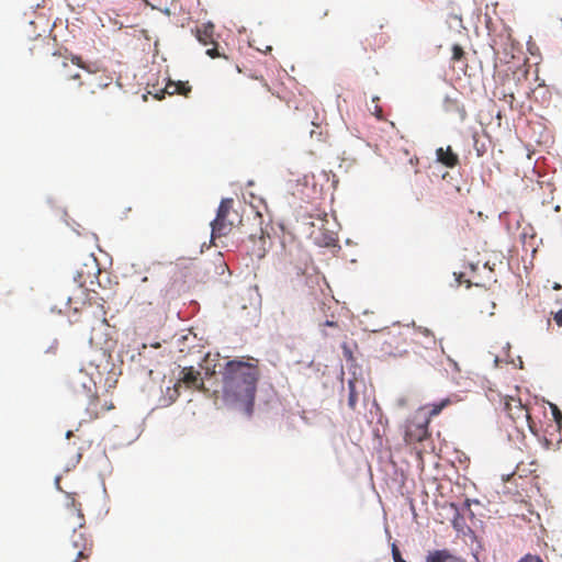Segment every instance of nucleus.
<instances>
[{"label":"nucleus","mask_w":562,"mask_h":562,"mask_svg":"<svg viewBox=\"0 0 562 562\" xmlns=\"http://www.w3.org/2000/svg\"><path fill=\"white\" fill-rule=\"evenodd\" d=\"M64 524L67 528H72V535L69 543L63 549V557L70 562H80L88 560L92 553V540L85 529V516L80 507H77L72 499L71 505L66 509Z\"/></svg>","instance_id":"obj_3"},{"label":"nucleus","mask_w":562,"mask_h":562,"mask_svg":"<svg viewBox=\"0 0 562 562\" xmlns=\"http://www.w3.org/2000/svg\"><path fill=\"white\" fill-rule=\"evenodd\" d=\"M214 31L215 26L211 22L203 23L201 26L195 29V37L202 45H213V47L206 49V54L211 58L222 56L217 50V43L214 37Z\"/></svg>","instance_id":"obj_8"},{"label":"nucleus","mask_w":562,"mask_h":562,"mask_svg":"<svg viewBox=\"0 0 562 562\" xmlns=\"http://www.w3.org/2000/svg\"><path fill=\"white\" fill-rule=\"evenodd\" d=\"M87 381L89 384H91V379L87 376V374L79 372L74 379H72V387L77 390V385L79 384L83 389H87L89 393H91L90 385L87 384Z\"/></svg>","instance_id":"obj_17"},{"label":"nucleus","mask_w":562,"mask_h":562,"mask_svg":"<svg viewBox=\"0 0 562 562\" xmlns=\"http://www.w3.org/2000/svg\"><path fill=\"white\" fill-rule=\"evenodd\" d=\"M554 321L560 327H562V310L555 313Z\"/></svg>","instance_id":"obj_27"},{"label":"nucleus","mask_w":562,"mask_h":562,"mask_svg":"<svg viewBox=\"0 0 562 562\" xmlns=\"http://www.w3.org/2000/svg\"><path fill=\"white\" fill-rule=\"evenodd\" d=\"M260 375L259 360L256 358L240 357L228 360L221 370L223 402L251 416Z\"/></svg>","instance_id":"obj_1"},{"label":"nucleus","mask_w":562,"mask_h":562,"mask_svg":"<svg viewBox=\"0 0 562 562\" xmlns=\"http://www.w3.org/2000/svg\"><path fill=\"white\" fill-rule=\"evenodd\" d=\"M112 408H114V406H113V404L111 403L109 406H106V408H105V409H106V411H110V409H112Z\"/></svg>","instance_id":"obj_33"},{"label":"nucleus","mask_w":562,"mask_h":562,"mask_svg":"<svg viewBox=\"0 0 562 562\" xmlns=\"http://www.w3.org/2000/svg\"><path fill=\"white\" fill-rule=\"evenodd\" d=\"M429 417L425 412L418 409L409 418L406 419L404 425V441L407 445H415L427 439L429 434Z\"/></svg>","instance_id":"obj_6"},{"label":"nucleus","mask_w":562,"mask_h":562,"mask_svg":"<svg viewBox=\"0 0 562 562\" xmlns=\"http://www.w3.org/2000/svg\"><path fill=\"white\" fill-rule=\"evenodd\" d=\"M256 216H257V217H259V218H261V215H260V213H258V212L256 213Z\"/></svg>","instance_id":"obj_35"},{"label":"nucleus","mask_w":562,"mask_h":562,"mask_svg":"<svg viewBox=\"0 0 562 562\" xmlns=\"http://www.w3.org/2000/svg\"><path fill=\"white\" fill-rule=\"evenodd\" d=\"M183 383L187 387L196 389L199 391H205V386L203 380L201 378L200 371L195 370L193 367H186L181 371V378L179 382L175 385V391L178 393V386Z\"/></svg>","instance_id":"obj_9"},{"label":"nucleus","mask_w":562,"mask_h":562,"mask_svg":"<svg viewBox=\"0 0 562 562\" xmlns=\"http://www.w3.org/2000/svg\"><path fill=\"white\" fill-rule=\"evenodd\" d=\"M468 268L470 272H461L459 274L454 273L456 280L459 284L465 283L468 288L471 285L485 288L492 282H496L494 271L487 263H484L482 267L469 263Z\"/></svg>","instance_id":"obj_7"},{"label":"nucleus","mask_w":562,"mask_h":562,"mask_svg":"<svg viewBox=\"0 0 562 562\" xmlns=\"http://www.w3.org/2000/svg\"><path fill=\"white\" fill-rule=\"evenodd\" d=\"M383 25H371L370 34L366 36L364 43L369 46L370 50H375L385 45L387 36L384 33L375 34L376 29H382Z\"/></svg>","instance_id":"obj_12"},{"label":"nucleus","mask_w":562,"mask_h":562,"mask_svg":"<svg viewBox=\"0 0 562 562\" xmlns=\"http://www.w3.org/2000/svg\"><path fill=\"white\" fill-rule=\"evenodd\" d=\"M426 562H458V559L443 549L429 552Z\"/></svg>","instance_id":"obj_14"},{"label":"nucleus","mask_w":562,"mask_h":562,"mask_svg":"<svg viewBox=\"0 0 562 562\" xmlns=\"http://www.w3.org/2000/svg\"><path fill=\"white\" fill-rule=\"evenodd\" d=\"M536 437L540 440L542 447L546 450H558L562 443L561 430L557 428H553L552 431L546 429L542 436L539 434V436Z\"/></svg>","instance_id":"obj_11"},{"label":"nucleus","mask_w":562,"mask_h":562,"mask_svg":"<svg viewBox=\"0 0 562 562\" xmlns=\"http://www.w3.org/2000/svg\"><path fill=\"white\" fill-rule=\"evenodd\" d=\"M378 101H379V98L378 97H374L372 99V102L374 103V106L373 108H370L369 111L371 112V114H373L376 119L379 120H383V111H382V108L378 104Z\"/></svg>","instance_id":"obj_20"},{"label":"nucleus","mask_w":562,"mask_h":562,"mask_svg":"<svg viewBox=\"0 0 562 562\" xmlns=\"http://www.w3.org/2000/svg\"><path fill=\"white\" fill-rule=\"evenodd\" d=\"M325 325H326V326H337V323L331 322V321H326V322H325Z\"/></svg>","instance_id":"obj_30"},{"label":"nucleus","mask_w":562,"mask_h":562,"mask_svg":"<svg viewBox=\"0 0 562 562\" xmlns=\"http://www.w3.org/2000/svg\"><path fill=\"white\" fill-rule=\"evenodd\" d=\"M465 58V52L463 49L462 46H460L459 44H454L452 46V56H451V60L453 63H457V61H461Z\"/></svg>","instance_id":"obj_19"},{"label":"nucleus","mask_w":562,"mask_h":562,"mask_svg":"<svg viewBox=\"0 0 562 562\" xmlns=\"http://www.w3.org/2000/svg\"><path fill=\"white\" fill-rule=\"evenodd\" d=\"M504 98H505V100H506L510 105L513 104V102H514V100H515V97H514V93H513V92H510V93H508V94H505V95H504Z\"/></svg>","instance_id":"obj_28"},{"label":"nucleus","mask_w":562,"mask_h":562,"mask_svg":"<svg viewBox=\"0 0 562 562\" xmlns=\"http://www.w3.org/2000/svg\"><path fill=\"white\" fill-rule=\"evenodd\" d=\"M249 238L250 240L258 238L260 241L265 243L263 229L259 227L255 233L249 234Z\"/></svg>","instance_id":"obj_24"},{"label":"nucleus","mask_w":562,"mask_h":562,"mask_svg":"<svg viewBox=\"0 0 562 562\" xmlns=\"http://www.w3.org/2000/svg\"><path fill=\"white\" fill-rule=\"evenodd\" d=\"M277 105H279V102L271 95H269L266 100V111L272 112Z\"/></svg>","instance_id":"obj_23"},{"label":"nucleus","mask_w":562,"mask_h":562,"mask_svg":"<svg viewBox=\"0 0 562 562\" xmlns=\"http://www.w3.org/2000/svg\"><path fill=\"white\" fill-rule=\"evenodd\" d=\"M233 199L221 201L216 217L211 222L212 238L226 236L235 226L241 224V216L233 209Z\"/></svg>","instance_id":"obj_5"},{"label":"nucleus","mask_w":562,"mask_h":562,"mask_svg":"<svg viewBox=\"0 0 562 562\" xmlns=\"http://www.w3.org/2000/svg\"><path fill=\"white\" fill-rule=\"evenodd\" d=\"M504 411L520 431L526 426L535 436H539V427L532 418L533 406L524 404L520 398L506 395L502 398Z\"/></svg>","instance_id":"obj_4"},{"label":"nucleus","mask_w":562,"mask_h":562,"mask_svg":"<svg viewBox=\"0 0 562 562\" xmlns=\"http://www.w3.org/2000/svg\"><path fill=\"white\" fill-rule=\"evenodd\" d=\"M482 155H483V153L480 149H477V156H482Z\"/></svg>","instance_id":"obj_34"},{"label":"nucleus","mask_w":562,"mask_h":562,"mask_svg":"<svg viewBox=\"0 0 562 562\" xmlns=\"http://www.w3.org/2000/svg\"><path fill=\"white\" fill-rule=\"evenodd\" d=\"M549 407L551 409L552 417H553V420L555 423L554 428L562 430V412L553 403H549ZM551 427L553 428V426H551Z\"/></svg>","instance_id":"obj_18"},{"label":"nucleus","mask_w":562,"mask_h":562,"mask_svg":"<svg viewBox=\"0 0 562 562\" xmlns=\"http://www.w3.org/2000/svg\"><path fill=\"white\" fill-rule=\"evenodd\" d=\"M357 383H358L357 380H349V382H348V390H349L348 406L352 411L356 409V406H357V403L359 400V394L357 391Z\"/></svg>","instance_id":"obj_16"},{"label":"nucleus","mask_w":562,"mask_h":562,"mask_svg":"<svg viewBox=\"0 0 562 562\" xmlns=\"http://www.w3.org/2000/svg\"><path fill=\"white\" fill-rule=\"evenodd\" d=\"M392 555H393L394 562H404L405 561L402 558L401 552H400L398 548L395 544H393V547H392Z\"/></svg>","instance_id":"obj_26"},{"label":"nucleus","mask_w":562,"mask_h":562,"mask_svg":"<svg viewBox=\"0 0 562 562\" xmlns=\"http://www.w3.org/2000/svg\"><path fill=\"white\" fill-rule=\"evenodd\" d=\"M460 112H461V119L462 120L465 119L467 112H465L464 108H462Z\"/></svg>","instance_id":"obj_31"},{"label":"nucleus","mask_w":562,"mask_h":562,"mask_svg":"<svg viewBox=\"0 0 562 562\" xmlns=\"http://www.w3.org/2000/svg\"><path fill=\"white\" fill-rule=\"evenodd\" d=\"M448 361H449V362H450V364L453 367V370H454L456 372H460V368H459L458 363H457L454 360H452L450 357H448Z\"/></svg>","instance_id":"obj_29"},{"label":"nucleus","mask_w":562,"mask_h":562,"mask_svg":"<svg viewBox=\"0 0 562 562\" xmlns=\"http://www.w3.org/2000/svg\"><path fill=\"white\" fill-rule=\"evenodd\" d=\"M178 86H177V81H168V83L166 85L165 89H164V92L167 93V94H170V95H173V94H178Z\"/></svg>","instance_id":"obj_22"},{"label":"nucleus","mask_w":562,"mask_h":562,"mask_svg":"<svg viewBox=\"0 0 562 562\" xmlns=\"http://www.w3.org/2000/svg\"><path fill=\"white\" fill-rule=\"evenodd\" d=\"M437 160L448 168H454L459 165V157L452 151L451 146L447 148L439 147L436 150Z\"/></svg>","instance_id":"obj_13"},{"label":"nucleus","mask_w":562,"mask_h":562,"mask_svg":"<svg viewBox=\"0 0 562 562\" xmlns=\"http://www.w3.org/2000/svg\"><path fill=\"white\" fill-rule=\"evenodd\" d=\"M450 404H451L450 398H445V400H441L439 403L428 404L420 409L423 412L425 409H428V412L425 414L427 417H429V420H430L432 417L439 415L441 413V411Z\"/></svg>","instance_id":"obj_15"},{"label":"nucleus","mask_w":562,"mask_h":562,"mask_svg":"<svg viewBox=\"0 0 562 562\" xmlns=\"http://www.w3.org/2000/svg\"><path fill=\"white\" fill-rule=\"evenodd\" d=\"M78 69H83L88 72L97 71L92 65L83 63L80 56H69L60 52L54 53L46 63V70L49 78L65 94L72 92L71 82L76 88L82 87L83 81L81 80V75Z\"/></svg>","instance_id":"obj_2"},{"label":"nucleus","mask_w":562,"mask_h":562,"mask_svg":"<svg viewBox=\"0 0 562 562\" xmlns=\"http://www.w3.org/2000/svg\"><path fill=\"white\" fill-rule=\"evenodd\" d=\"M518 562H543L539 555L526 554Z\"/></svg>","instance_id":"obj_25"},{"label":"nucleus","mask_w":562,"mask_h":562,"mask_svg":"<svg viewBox=\"0 0 562 562\" xmlns=\"http://www.w3.org/2000/svg\"><path fill=\"white\" fill-rule=\"evenodd\" d=\"M72 436H74V434H72V431H71V430H68V431L66 432V438H67V439L71 438Z\"/></svg>","instance_id":"obj_32"},{"label":"nucleus","mask_w":562,"mask_h":562,"mask_svg":"<svg viewBox=\"0 0 562 562\" xmlns=\"http://www.w3.org/2000/svg\"><path fill=\"white\" fill-rule=\"evenodd\" d=\"M405 341L401 335H391L382 344L381 350L390 357H401L406 351L404 349Z\"/></svg>","instance_id":"obj_10"},{"label":"nucleus","mask_w":562,"mask_h":562,"mask_svg":"<svg viewBox=\"0 0 562 562\" xmlns=\"http://www.w3.org/2000/svg\"><path fill=\"white\" fill-rule=\"evenodd\" d=\"M177 86L179 90L178 94L188 97L189 93L191 92V86L189 85L188 81H177Z\"/></svg>","instance_id":"obj_21"},{"label":"nucleus","mask_w":562,"mask_h":562,"mask_svg":"<svg viewBox=\"0 0 562 562\" xmlns=\"http://www.w3.org/2000/svg\"><path fill=\"white\" fill-rule=\"evenodd\" d=\"M554 289H555V290L560 289V285H559V284H555V285H554Z\"/></svg>","instance_id":"obj_36"}]
</instances>
